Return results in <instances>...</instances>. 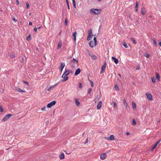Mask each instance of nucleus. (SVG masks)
<instances>
[{"instance_id":"obj_1","label":"nucleus","mask_w":161,"mask_h":161,"mask_svg":"<svg viewBox=\"0 0 161 161\" xmlns=\"http://www.w3.org/2000/svg\"><path fill=\"white\" fill-rule=\"evenodd\" d=\"M70 62H71V67L72 68H74L75 67V64L78 63V61L73 58L72 60H70Z\"/></svg>"},{"instance_id":"obj_2","label":"nucleus","mask_w":161,"mask_h":161,"mask_svg":"<svg viewBox=\"0 0 161 161\" xmlns=\"http://www.w3.org/2000/svg\"><path fill=\"white\" fill-rule=\"evenodd\" d=\"M13 115L11 114H6L4 117L2 119V121L3 122H5L8 120L9 118Z\"/></svg>"},{"instance_id":"obj_3","label":"nucleus","mask_w":161,"mask_h":161,"mask_svg":"<svg viewBox=\"0 0 161 161\" xmlns=\"http://www.w3.org/2000/svg\"><path fill=\"white\" fill-rule=\"evenodd\" d=\"M91 11L96 14H98L101 13V10L100 9L92 8L91 9Z\"/></svg>"},{"instance_id":"obj_4","label":"nucleus","mask_w":161,"mask_h":161,"mask_svg":"<svg viewBox=\"0 0 161 161\" xmlns=\"http://www.w3.org/2000/svg\"><path fill=\"white\" fill-rule=\"evenodd\" d=\"M56 102L55 101H53L52 102L49 103L47 105V107L48 108H51L52 106L55 105L56 103Z\"/></svg>"},{"instance_id":"obj_5","label":"nucleus","mask_w":161,"mask_h":161,"mask_svg":"<svg viewBox=\"0 0 161 161\" xmlns=\"http://www.w3.org/2000/svg\"><path fill=\"white\" fill-rule=\"evenodd\" d=\"M89 45L90 47L92 48L94 47L96 45L97 43H95L94 42L92 41H90L89 43Z\"/></svg>"},{"instance_id":"obj_6","label":"nucleus","mask_w":161,"mask_h":161,"mask_svg":"<svg viewBox=\"0 0 161 161\" xmlns=\"http://www.w3.org/2000/svg\"><path fill=\"white\" fill-rule=\"evenodd\" d=\"M107 155L106 153H104L101 154L100 156V158L102 160H104L106 158Z\"/></svg>"},{"instance_id":"obj_7","label":"nucleus","mask_w":161,"mask_h":161,"mask_svg":"<svg viewBox=\"0 0 161 161\" xmlns=\"http://www.w3.org/2000/svg\"><path fill=\"white\" fill-rule=\"evenodd\" d=\"M147 99L149 100H152L153 99L152 95L149 93H147L146 94Z\"/></svg>"},{"instance_id":"obj_8","label":"nucleus","mask_w":161,"mask_h":161,"mask_svg":"<svg viewBox=\"0 0 161 161\" xmlns=\"http://www.w3.org/2000/svg\"><path fill=\"white\" fill-rule=\"evenodd\" d=\"M65 65V64L64 63H61L60 64V66L59 67V68L60 69V71L61 72H62L63 69H64V67Z\"/></svg>"},{"instance_id":"obj_9","label":"nucleus","mask_w":161,"mask_h":161,"mask_svg":"<svg viewBox=\"0 0 161 161\" xmlns=\"http://www.w3.org/2000/svg\"><path fill=\"white\" fill-rule=\"evenodd\" d=\"M102 102L100 101L97 106V109H99L101 108L102 106Z\"/></svg>"},{"instance_id":"obj_10","label":"nucleus","mask_w":161,"mask_h":161,"mask_svg":"<svg viewBox=\"0 0 161 161\" xmlns=\"http://www.w3.org/2000/svg\"><path fill=\"white\" fill-rule=\"evenodd\" d=\"M114 139V136L113 135H110V136L108 137V138H106V139L110 141L113 140Z\"/></svg>"},{"instance_id":"obj_11","label":"nucleus","mask_w":161,"mask_h":161,"mask_svg":"<svg viewBox=\"0 0 161 161\" xmlns=\"http://www.w3.org/2000/svg\"><path fill=\"white\" fill-rule=\"evenodd\" d=\"M81 71L80 69L79 68H78L77 69V70L75 71V75H77L79 74Z\"/></svg>"},{"instance_id":"obj_12","label":"nucleus","mask_w":161,"mask_h":161,"mask_svg":"<svg viewBox=\"0 0 161 161\" xmlns=\"http://www.w3.org/2000/svg\"><path fill=\"white\" fill-rule=\"evenodd\" d=\"M112 59L113 60H114V61L115 64H118V59H117V58H116L115 57H113V56H112Z\"/></svg>"},{"instance_id":"obj_13","label":"nucleus","mask_w":161,"mask_h":161,"mask_svg":"<svg viewBox=\"0 0 161 161\" xmlns=\"http://www.w3.org/2000/svg\"><path fill=\"white\" fill-rule=\"evenodd\" d=\"M76 32H73L72 34V37L74 41H76Z\"/></svg>"},{"instance_id":"obj_14","label":"nucleus","mask_w":161,"mask_h":161,"mask_svg":"<svg viewBox=\"0 0 161 161\" xmlns=\"http://www.w3.org/2000/svg\"><path fill=\"white\" fill-rule=\"evenodd\" d=\"M106 64H106V62L105 61L103 65L101 67V69H102V70H104L105 69H106Z\"/></svg>"},{"instance_id":"obj_15","label":"nucleus","mask_w":161,"mask_h":161,"mask_svg":"<svg viewBox=\"0 0 161 161\" xmlns=\"http://www.w3.org/2000/svg\"><path fill=\"white\" fill-rule=\"evenodd\" d=\"M145 8H142L141 9V14L142 15L145 14Z\"/></svg>"},{"instance_id":"obj_16","label":"nucleus","mask_w":161,"mask_h":161,"mask_svg":"<svg viewBox=\"0 0 161 161\" xmlns=\"http://www.w3.org/2000/svg\"><path fill=\"white\" fill-rule=\"evenodd\" d=\"M123 104L124 106L125 107V108L127 109L128 107V105L125 99H124L123 100Z\"/></svg>"},{"instance_id":"obj_17","label":"nucleus","mask_w":161,"mask_h":161,"mask_svg":"<svg viewBox=\"0 0 161 161\" xmlns=\"http://www.w3.org/2000/svg\"><path fill=\"white\" fill-rule=\"evenodd\" d=\"M59 158L60 159H64V154L63 153H61L60 155H59Z\"/></svg>"},{"instance_id":"obj_18","label":"nucleus","mask_w":161,"mask_h":161,"mask_svg":"<svg viewBox=\"0 0 161 161\" xmlns=\"http://www.w3.org/2000/svg\"><path fill=\"white\" fill-rule=\"evenodd\" d=\"M156 79H157V80L158 81H159L160 78V76L159 74L158 73H156Z\"/></svg>"},{"instance_id":"obj_19","label":"nucleus","mask_w":161,"mask_h":161,"mask_svg":"<svg viewBox=\"0 0 161 161\" xmlns=\"http://www.w3.org/2000/svg\"><path fill=\"white\" fill-rule=\"evenodd\" d=\"M70 73V71L67 70H65V72L64 73V74H65V76H67Z\"/></svg>"},{"instance_id":"obj_20","label":"nucleus","mask_w":161,"mask_h":161,"mask_svg":"<svg viewBox=\"0 0 161 161\" xmlns=\"http://www.w3.org/2000/svg\"><path fill=\"white\" fill-rule=\"evenodd\" d=\"M130 40L132 41V43L135 44H136V40L132 37H131L130 38Z\"/></svg>"},{"instance_id":"obj_21","label":"nucleus","mask_w":161,"mask_h":161,"mask_svg":"<svg viewBox=\"0 0 161 161\" xmlns=\"http://www.w3.org/2000/svg\"><path fill=\"white\" fill-rule=\"evenodd\" d=\"M92 36H90V35H88L87 38V40L88 41L91 40L92 38Z\"/></svg>"},{"instance_id":"obj_22","label":"nucleus","mask_w":161,"mask_h":161,"mask_svg":"<svg viewBox=\"0 0 161 161\" xmlns=\"http://www.w3.org/2000/svg\"><path fill=\"white\" fill-rule=\"evenodd\" d=\"M88 35H90V36H93L92 35V29H89V31H88Z\"/></svg>"},{"instance_id":"obj_23","label":"nucleus","mask_w":161,"mask_h":161,"mask_svg":"<svg viewBox=\"0 0 161 161\" xmlns=\"http://www.w3.org/2000/svg\"><path fill=\"white\" fill-rule=\"evenodd\" d=\"M91 58L93 60H95L97 59V57L94 55H92Z\"/></svg>"},{"instance_id":"obj_24","label":"nucleus","mask_w":161,"mask_h":161,"mask_svg":"<svg viewBox=\"0 0 161 161\" xmlns=\"http://www.w3.org/2000/svg\"><path fill=\"white\" fill-rule=\"evenodd\" d=\"M17 91L20 92H25V90H23L20 89V88H18L17 90Z\"/></svg>"},{"instance_id":"obj_25","label":"nucleus","mask_w":161,"mask_h":161,"mask_svg":"<svg viewBox=\"0 0 161 161\" xmlns=\"http://www.w3.org/2000/svg\"><path fill=\"white\" fill-rule=\"evenodd\" d=\"M132 105L133 108L134 109H135V108H136V103L134 102H133L132 103Z\"/></svg>"},{"instance_id":"obj_26","label":"nucleus","mask_w":161,"mask_h":161,"mask_svg":"<svg viewBox=\"0 0 161 161\" xmlns=\"http://www.w3.org/2000/svg\"><path fill=\"white\" fill-rule=\"evenodd\" d=\"M62 46V43L60 42H59L58 43V45L57 47V49H59L61 48Z\"/></svg>"},{"instance_id":"obj_27","label":"nucleus","mask_w":161,"mask_h":161,"mask_svg":"<svg viewBox=\"0 0 161 161\" xmlns=\"http://www.w3.org/2000/svg\"><path fill=\"white\" fill-rule=\"evenodd\" d=\"M114 88L116 90L119 91V87L117 84H116L114 85Z\"/></svg>"},{"instance_id":"obj_28","label":"nucleus","mask_w":161,"mask_h":161,"mask_svg":"<svg viewBox=\"0 0 161 161\" xmlns=\"http://www.w3.org/2000/svg\"><path fill=\"white\" fill-rule=\"evenodd\" d=\"M136 122L134 119H133L132 120V125H136Z\"/></svg>"},{"instance_id":"obj_29","label":"nucleus","mask_w":161,"mask_h":161,"mask_svg":"<svg viewBox=\"0 0 161 161\" xmlns=\"http://www.w3.org/2000/svg\"><path fill=\"white\" fill-rule=\"evenodd\" d=\"M75 102L76 105L77 106H79L80 104V103L77 99H75Z\"/></svg>"},{"instance_id":"obj_30","label":"nucleus","mask_w":161,"mask_h":161,"mask_svg":"<svg viewBox=\"0 0 161 161\" xmlns=\"http://www.w3.org/2000/svg\"><path fill=\"white\" fill-rule=\"evenodd\" d=\"M157 145L156 143L153 146V147L151 148V150H153L157 147Z\"/></svg>"},{"instance_id":"obj_31","label":"nucleus","mask_w":161,"mask_h":161,"mask_svg":"<svg viewBox=\"0 0 161 161\" xmlns=\"http://www.w3.org/2000/svg\"><path fill=\"white\" fill-rule=\"evenodd\" d=\"M69 78V77L67 76H66L64 78L63 80V81H65L67 80Z\"/></svg>"},{"instance_id":"obj_32","label":"nucleus","mask_w":161,"mask_h":161,"mask_svg":"<svg viewBox=\"0 0 161 161\" xmlns=\"http://www.w3.org/2000/svg\"><path fill=\"white\" fill-rule=\"evenodd\" d=\"M151 80L152 82L153 83H154L156 81L154 77H152Z\"/></svg>"},{"instance_id":"obj_33","label":"nucleus","mask_w":161,"mask_h":161,"mask_svg":"<svg viewBox=\"0 0 161 161\" xmlns=\"http://www.w3.org/2000/svg\"><path fill=\"white\" fill-rule=\"evenodd\" d=\"M123 46L126 48H127L128 46H127L126 43L125 42H124L123 43Z\"/></svg>"},{"instance_id":"obj_34","label":"nucleus","mask_w":161,"mask_h":161,"mask_svg":"<svg viewBox=\"0 0 161 161\" xmlns=\"http://www.w3.org/2000/svg\"><path fill=\"white\" fill-rule=\"evenodd\" d=\"M153 41L154 46H156L157 45V44L156 40L155 39H153Z\"/></svg>"},{"instance_id":"obj_35","label":"nucleus","mask_w":161,"mask_h":161,"mask_svg":"<svg viewBox=\"0 0 161 161\" xmlns=\"http://www.w3.org/2000/svg\"><path fill=\"white\" fill-rule=\"evenodd\" d=\"M145 56L147 58H149L150 57V55L148 54H146L145 55Z\"/></svg>"},{"instance_id":"obj_36","label":"nucleus","mask_w":161,"mask_h":161,"mask_svg":"<svg viewBox=\"0 0 161 161\" xmlns=\"http://www.w3.org/2000/svg\"><path fill=\"white\" fill-rule=\"evenodd\" d=\"M92 90V88H89L87 90V93L89 94L90 93Z\"/></svg>"},{"instance_id":"obj_37","label":"nucleus","mask_w":161,"mask_h":161,"mask_svg":"<svg viewBox=\"0 0 161 161\" xmlns=\"http://www.w3.org/2000/svg\"><path fill=\"white\" fill-rule=\"evenodd\" d=\"M140 69V65H137V67L136 68V70H138Z\"/></svg>"},{"instance_id":"obj_38","label":"nucleus","mask_w":161,"mask_h":161,"mask_svg":"<svg viewBox=\"0 0 161 161\" xmlns=\"http://www.w3.org/2000/svg\"><path fill=\"white\" fill-rule=\"evenodd\" d=\"M65 24L66 25H67L68 24V22H67V20L66 19H65Z\"/></svg>"},{"instance_id":"obj_39","label":"nucleus","mask_w":161,"mask_h":161,"mask_svg":"<svg viewBox=\"0 0 161 161\" xmlns=\"http://www.w3.org/2000/svg\"><path fill=\"white\" fill-rule=\"evenodd\" d=\"M29 4L28 3H26V7L27 8H28L29 7Z\"/></svg>"},{"instance_id":"obj_40","label":"nucleus","mask_w":161,"mask_h":161,"mask_svg":"<svg viewBox=\"0 0 161 161\" xmlns=\"http://www.w3.org/2000/svg\"><path fill=\"white\" fill-rule=\"evenodd\" d=\"M27 40L28 41H29L31 40L30 35L28 37H27Z\"/></svg>"},{"instance_id":"obj_41","label":"nucleus","mask_w":161,"mask_h":161,"mask_svg":"<svg viewBox=\"0 0 161 161\" xmlns=\"http://www.w3.org/2000/svg\"><path fill=\"white\" fill-rule=\"evenodd\" d=\"M94 42H95V43H97V41L96 40V38L95 37H94L93 38Z\"/></svg>"},{"instance_id":"obj_42","label":"nucleus","mask_w":161,"mask_h":161,"mask_svg":"<svg viewBox=\"0 0 161 161\" xmlns=\"http://www.w3.org/2000/svg\"><path fill=\"white\" fill-rule=\"evenodd\" d=\"M23 83H25L27 85H29V83L28 82L26 81H24V80H23Z\"/></svg>"},{"instance_id":"obj_43","label":"nucleus","mask_w":161,"mask_h":161,"mask_svg":"<svg viewBox=\"0 0 161 161\" xmlns=\"http://www.w3.org/2000/svg\"><path fill=\"white\" fill-rule=\"evenodd\" d=\"M3 110L2 107V106L0 105V112H3Z\"/></svg>"},{"instance_id":"obj_44","label":"nucleus","mask_w":161,"mask_h":161,"mask_svg":"<svg viewBox=\"0 0 161 161\" xmlns=\"http://www.w3.org/2000/svg\"><path fill=\"white\" fill-rule=\"evenodd\" d=\"M91 86L92 87H93L94 86V83L92 81H91Z\"/></svg>"},{"instance_id":"obj_45","label":"nucleus","mask_w":161,"mask_h":161,"mask_svg":"<svg viewBox=\"0 0 161 161\" xmlns=\"http://www.w3.org/2000/svg\"><path fill=\"white\" fill-rule=\"evenodd\" d=\"M116 106V102H113V106L114 108Z\"/></svg>"},{"instance_id":"obj_46","label":"nucleus","mask_w":161,"mask_h":161,"mask_svg":"<svg viewBox=\"0 0 161 161\" xmlns=\"http://www.w3.org/2000/svg\"><path fill=\"white\" fill-rule=\"evenodd\" d=\"M79 87L80 89H81L82 88V86L81 84V83H79Z\"/></svg>"},{"instance_id":"obj_47","label":"nucleus","mask_w":161,"mask_h":161,"mask_svg":"<svg viewBox=\"0 0 161 161\" xmlns=\"http://www.w3.org/2000/svg\"><path fill=\"white\" fill-rule=\"evenodd\" d=\"M138 2H137L136 3V6H135V7H136V8H137L138 7Z\"/></svg>"},{"instance_id":"obj_48","label":"nucleus","mask_w":161,"mask_h":161,"mask_svg":"<svg viewBox=\"0 0 161 161\" xmlns=\"http://www.w3.org/2000/svg\"><path fill=\"white\" fill-rule=\"evenodd\" d=\"M111 150H109L108 151H106V153H106V154H108V153H110V152H111Z\"/></svg>"},{"instance_id":"obj_49","label":"nucleus","mask_w":161,"mask_h":161,"mask_svg":"<svg viewBox=\"0 0 161 161\" xmlns=\"http://www.w3.org/2000/svg\"><path fill=\"white\" fill-rule=\"evenodd\" d=\"M37 28H36V27H35L34 28V31H35V32H36L37 31Z\"/></svg>"},{"instance_id":"obj_50","label":"nucleus","mask_w":161,"mask_h":161,"mask_svg":"<svg viewBox=\"0 0 161 161\" xmlns=\"http://www.w3.org/2000/svg\"><path fill=\"white\" fill-rule=\"evenodd\" d=\"M66 76H65V74L64 73L62 76V77L63 78H64Z\"/></svg>"},{"instance_id":"obj_51","label":"nucleus","mask_w":161,"mask_h":161,"mask_svg":"<svg viewBox=\"0 0 161 161\" xmlns=\"http://www.w3.org/2000/svg\"><path fill=\"white\" fill-rule=\"evenodd\" d=\"M10 57L11 58H13L14 57V54H11Z\"/></svg>"},{"instance_id":"obj_52","label":"nucleus","mask_w":161,"mask_h":161,"mask_svg":"<svg viewBox=\"0 0 161 161\" xmlns=\"http://www.w3.org/2000/svg\"><path fill=\"white\" fill-rule=\"evenodd\" d=\"M46 108V107H44L42 108L41 109V110L42 111H44V110H45V109Z\"/></svg>"},{"instance_id":"obj_53","label":"nucleus","mask_w":161,"mask_h":161,"mask_svg":"<svg viewBox=\"0 0 161 161\" xmlns=\"http://www.w3.org/2000/svg\"><path fill=\"white\" fill-rule=\"evenodd\" d=\"M67 7H68V8L69 9H70V7H69V3H68V4H67Z\"/></svg>"},{"instance_id":"obj_54","label":"nucleus","mask_w":161,"mask_h":161,"mask_svg":"<svg viewBox=\"0 0 161 161\" xmlns=\"http://www.w3.org/2000/svg\"><path fill=\"white\" fill-rule=\"evenodd\" d=\"M161 140H159L158 142H156V144L158 145V144L160 142Z\"/></svg>"},{"instance_id":"obj_55","label":"nucleus","mask_w":161,"mask_h":161,"mask_svg":"<svg viewBox=\"0 0 161 161\" xmlns=\"http://www.w3.org/2000/svg\"><path fill=\"white\" fill-rule=\"evenodd\" d=\"M57 84H56L55 85H54V86H50V87H51V88H53L54 86H55L57 85Z\"/></svg>"},{"instance_id":"obj_56","label":"nucleus","mask_w":161,"mask_h":161,"mask_svg":"<svg viewBox=\"0 0 161 161\" xmlns=\"http://www.w3.org/2000/svg\"><path fill=\"white\" fill-rule=\"evenodd\" d=\"M16 4L17 5H19V2L18 0H16Z\"/></svg>"},{"instance_id":"obj_57","label":"nucleus","mask_w":161,"mask_h":161,"mask_svg":"<svg viewBox=\"0 0 161 161\" xmlns=\"http://www.w3.org/2000/svg\"><path fill=\"white\" fill-rule=\"evenodd\" d=\"M104 71V70H102V69H101V71H100V73L101 74H102L103 73V72Z\"/></svg>"},{"instance_id":"obj_58","label":"nucleus","mask_w":161,"mask_h":161,"mask_svg":"<svg viewBox=\"0 0 161 161\" xmlns=\"http://www.w3.org/2000/svg\"><path fill=\"white\" fill-rule=\"evenodd\" d=\"M29 25H32V22H29Z\"/></svg>"},{"instance_id":"obj_59","label":"nucleus","mask_w":161,"mask_h":161,"mask_svg":"<svg viewBox=\"0 0 161 161\" xmlns=\"http://www.w3.org/2000/svg\"><path fill=\"white\" fill-rule=\"evenodd\" d=\"M88 139L87 138L86 139V141L84 143L85 144H86L88 142Z\"/></svg>"},{"instance_id":"obj_60","label":"nucleus","mask_w":161,"mask_h":161,"mask_svg":"<svg viewBox=\"0 0 161 161\" xmlns=\"http://www.w3.org/2000/svg\"><path fill=\"white\" fill-rule=\"evenodd\" d=\"M13 20H14V21L15 22H16L17 21V20L15 19L14 18L13 19Z\"/></svg>"},{"instance_id":"obj_61","label":"nucleus","mask_w":161,"mask_h":161,"mask_svg":"<svg viewBox=\"0 0 161 161\" xmlns=\"http://www.w3.org/2000/svg\"><path fill=\"white\" fill-rule=\"evenodd\" d=\"M158 44L161 47V41H159V43H158Z\"/></svg>"},{"instance_id":"obj_62","label":"nucleus","mask_w":161,"mask_h":161,"mask_svg":"<svg viewBox=\"0 0 161 161\" xmlns=\"http://www.w3.org/2000/svg\"><path fill=\"white\" fill-rule=\"evenodd\" d=\"M51 87H49L47 91H50L51 90Z\"/></svg>"},{"instance_id":"obj_63","label":"nucleus","mask_w":161,"mask_h":161,"mask_svg":"<svg viewBox=\"0 0 161 161\" xmlns=\"http://www.w3.org/2000/svg\"><path fill=\"white\" fill-rule=\"evenodd\" d=\"M126 135H130V133H129V132H127L126 133Z\"/></svg>"},{"instance_id":"obj_64","label":"nucleus","mask_w":161,"mask_h":161,"mask_svg":"<svg viewBox=\"0 0 161 161\" xmlns=\"http://www.w3.org/2000/svg\"><path fill=\"white\" fill-rule=\"evenodd\" d=\"M66 2L67 3V4L68 3H69L68 0H66Z\"/></svg>"}]
</instances>
